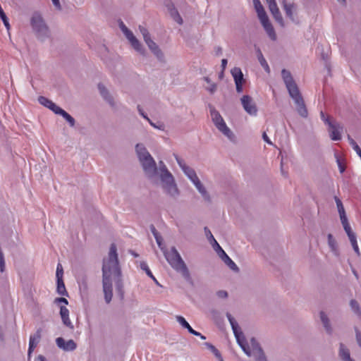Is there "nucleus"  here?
<instances>
[{"label": "nucleus", "mask_w": 361, "mask_h": 361, "mask_svg": "<svg viewBox=\"0 0 361 361\" xmlns=\"http://www.w3.org/2000/svg\"><path fill=\"white\" fill-rule=\"evenodd\" d=\"M139 29H140V32L142 33V35L143 36V38H144L145 41L150 37L149 35V32H148V31H147V30L146 28H145L144 27L140 26Z\"/></svg>", "instance_id": "nucleus-38"}, {"label": "nucleus", "mask_w": 361, "mask_h": 361, "mask_svg": "<svg viewBox=\"0 0 361 361\" xmlns=\"http://www.w3.org/2000/svg\"><path fill=\"white\" fill-rule=\"evenodd\" d=\"M221 252V258L225 262L226 264H227L229 268L235 271H238V267L235 264V263L226 255V253L221 248L219 249Z\"/></svg>", "instance_id": "nucleus-23"}, {"label": "nucleus", "mask_w": 361, "mask_h": 361, "mask_svg": "<svg viewBox=\"0 0 361 361\" xmlns=\"http://www.w3.org/2000/svg\"><path fill=\"white\" fill-rule=\"evenodd\" d=\"M217 295L219 298H226L228 296V293L225 290H219V291L217 292Z\"/></svg>", "instance_id": "nucleus-45"}, {"label": "nucleus", "mask_w": 361, "mask_h": 361, "mask_svg": "<svg viewBox=\"0 0 361 361\" xmlns=\"http://www.w3.org/2000/svg\"><path fill=\"white\" fill-rule=\"evenodd\" d=\"M31 25L32 28L37 32H46L47 31V27L45 25L42 16L35 13L32 16L31 18Z\"/></svg>", "instance_id": "nucleus-12"}, {"label": "nucleus", "mask_w": 361, "mask_h": 361, "mask_svg": "<svg viewBox=\"0 0 361 361\" xmlns=\"http://www.w3.org/2000/svg\"><path fill=\"white\" fill-rule=\"evenodd\" d=\"M241 103L247 114L254 116L257 114V109L251 97L249 95L243 96Z\"/></svg>", "instance_id": "nucleus-11"}, {"label": "nucleus", "mask_w": 361, "mask_h": 361, "mask_svg": "<svg viewBox=\"0 0 361 361\" xmlns=\"http://www.w3.org/2000/svg\"><path fill=\"white\" fill-rule=\"evenodd\" d=\"M281 170L283 171V162L282 161L281 162Z\"/></svg>", "instance_id": "nucleus-60"}, {"label": "nucleus", "mask_w": 361, "mask_h": 361, "mask_svg": "<svg viewBox=\"0 0 361 361\" xmlns=\"http://www.w3.org/2000/svg\"><path fill=\"white\" fill-rule=\"evenodd\" d=\"M57 292L62 295H68L63 279H57Z\"/></svg>", "instance_id": "nucleus-30"}, {"label": "nucleus", "mask_w": 361, "mask_h": 361, "mask_svg": "<svg viewBox=\"0 0 361 361\" xmlns=\"http://www.w3.org/2000/svg\"><path fill=\"white\" fill-rule=\"evenodd\" d=\"M231 74L234 78L235 86H236V91L238 92H243V84L244 82L243 79V74L240 70V68H234L231 71Z\"/></svg>", "instance_id": "nucleus-16"}, {"label": "nucleus", "mask_w": 361, "mask_h": 361, "mask_svg": "<svg viewBox=\"0 0 361 361\" xmlns=\"http://www.w3.org/2000/svg\"><path fill=\"white\" fill-rule=\"evenodd\" d=\"M37 360L38 361H47L45 357L44 356H42V355H39L37 357Z\"/></svg>", "instance_id": "nucleus-54"}, {"label": "nucleus", "mask_w": 361, "mask_h": 361, "mask_svg": "<svg viewBox=\"0 0 361 361\" xmlns=\"http://www.w3.org/2000/svg\"><path fill=\"white\" fill-rule=\"evenodd\" d=\"M326 121L328 122V125L329 126V131L331 140H340L341 139V132L342 130V127H341L339 125L332 123L330 121Z\"/></svg>", "instance_id": "nucleus-18"}, {"label": "nucleus", "mask_w": 361, "mask_h": 361, "mask_svg": "<svg viewBox=\"0 0 361 361\" xmlns=\"http://www.w3.org/2000/svg\"><path fill=\"white\" fill-rule=\"evenodd\" d=\"M216 84H214V83L211 84V85H210L209 87H207V90H208L211 93L214 92H215V90H216Z\"/></svg>", "instance_id": "nucleus-47"}, {"label": "nucleus", "mask_w": 361, "mask_h": 361, "mask_svg": "<svg viewBox=\"0 0 361 361\" xmlns=\"http://www.w3.org/2000/svg\"><path fill=\"white\" fill-rule=\"evenodd\" d=\"M176 320L183 327L187 329L189 332L192 329L188 322L182 316H177Z\"/></svg>", "instance_id": "nucleus-32"}, {"label": "nucleus", "mask_w": 361, "mask_h": 361, "mask_svg": "<svg viewBox=\"0 0 361 361\" xmlns=\"http://www.w3.org/2000/svg\"><path fill=\"white\" fill-rule=\"evenodd\" d=\"M51 1L53 2V4L55 6V7L57 9L61 10V7L59 0H51Z\"/></svg>", "instance_id": "nucleus-48"}, {"label": "nucleus", "mask_w": 361, "mask_h": 361, "mask_svg": "<svg viewBox=\"0 0 361 361\" xmlns=\"http://www.w3.org/2000/svg\"><path fill=\"white\" fill-rule=\"evenodd\" d=\"M61 116L70 123L71 126H73L75 125L74 118L66 111H64Z\"/></svg>", "instance_id": "nucleus-35"}, {"label": "nucleus", "mask_w": 361, "mask_h": 361, "mask_svg": "<svg viewBox=\"0 0 361 361\" xmlns=\"http://www.w3.org/2000/svg\"><path fill=\"white\" fill-rule=\"evenodd\" d=\"M38 101H39V102L42 105H43V106H46V107H47V108H49H49H50V106H52V104H54V102H52L51 100H49V99H47V97H43V96H40V97H39V98H38Z\"/></svg>", "instance_id": "nucleus-33"}, {"label": "nucleus", "mask_w": 361, "mask_h": 361, "mask_svg": "<svg viewBox=\"0 0 361 361\" xmlns=\"http://www.w3.org/2000/svg\"><path fill=\"white\" fill-rule=\"evenodd\" d=\"M63 269L60 264H58L57 269H56V278L57 279H63Z\"/></svg>", "instance_id": "nucleus-39"}, {"label": "nucleus", "mask_w": 361, "mask_h": 361, "mask_svg": "<svg viewBox=\"0 0 361 361\" xmlns=\"http://www.w3.org/2000/svg\"><path fill=\"white\" fill-rule=\"evenodd\" d=\"M350 307L355 313L358 314L360 312L359 305L356 300H352L350 301Z\"/></svg>", "instance_id": "nucleus-37"}, {"label": "nucleus", "mask_w": 361, "mask_h": 361, "mask_svg": "<svg viewBox=\"0 0 361 361\" xmlns=\"http://www.w3.org/2000/svg\"><path fill=\"white\" fill-rule=\"evenodd\" d=\"M60 314L64 325L73 329V326L69 318V310L66 307L61 306L60 308Z\"/></svg>", "instance_id": "nucleus-22"}, {"label": "nucleus", "mask_w": 361, "mask_h": 361, "mask_svg": "<svg viewBox=\"0 0 361 361\" xmlns=\"http://www.w3.org/2000/svg\"><path fill=\"white\" fill-rule=\"evenodd\" d=\"M190 334L195 335V336H201V334L200 332H197L195 330H194L193 329H192L190 331Z\"/></svg>", "instance_id": "nucleus-53"}, {"label": "nucleus", "mask_w": 361, "mask_h": 361, "mask_svg": "<svg viewBox=\"0 0 361 361\" xmlns=\"http://www.w3.org/2000/svg\"><path fill=\"white\" fill-rule=\"evenodd\" d=\"M103 291L106 303H109L113 297L112 281H116L118 290L122 291L121 272L118 264L116 246L112 243L106 259H104L102 267Z\"/></svg>", "instance_id": "nucleus-1"}, {"label": "nucleus", "mask_w": 361, "mask_h": 361, "mask_svg": "<svg viewBox=\"0 0 361 361\" xmlns=\"http://www.w3.org/2000/svg\"><path fill=\"white\" fill-rule=\"evenodd\" d=\"M226 65H227V59H222L221 67H222L223 70H224L226 68Z\"/></svg>", "instance_id": "nucleus-52"}, {"label": "nucleus", "mask_w": 361, "mask_h": 361, "mask_svg": "<svg viewBox=\"0 0 361 361\" xmlns=\"http://www.w3.org/2000/svg\"><path fill=\"white\" fill-rule=\"evenodd\" d=\"M320 317H321V320H322L326 331L330 334L331 332V328L329 321L327 316L325 314V313L324 312H321Z\"/></svg>", "instance_id": "nucleus-29"}, {"label": "nucleus", "mask_w": 361, "mask_h": 361, "mask_svg": "<svg viewBox=\"0 0 361 361\" xmlns=\"http://www.w3.org/2000/svg\"><path fill=\"white\" fill-rule=\"evenodd\" d=\"M120 27L124 35H126V38L129 40L130 42L132 47L138 52L143 54L144 50L142 48L141 44H140L139 41L137 39V38L134 36L133 32L128 29V27L124 25V23L121 21L120 23Z\"/></svg>", "instance_id": "nucleus-10"}, {"label": "nucleus", "mask_w": 361, "mask_h": 361, "mask_svg": "<svg viewBox=\"0 0 361 361\" xmlns=\"http://www.w3.org/2000/svg\"><path fill=\"white\" fill-rule=\"evenodd\" d=\"M343 228L350 240V242L355 252L357 254V256H360V251L358 247L355 233L352 231L350 225H346L345 226L343 227Z\"/></svg>", "instance_id": "nucleus-14"}, {"label": "nucleus", "mask_w": 361, "mask_h": 361, "mask_svg": "<svg viewBox=\"0 0 361 361\" xmlns=\"http://www.w3.org/2000/svg\"><path fill=\"white\" fill-rule=\"evenodd\" d=\"M205 230V233H206V235L208 236L209 238H211L213 240V241L214 242V243L216 245V246L218 247L219 249H221V247L219 246V245L218 244V243L216 241V240L214 239V236L212 235L211 231L207 229V228H204Z\"/></svg>", "instance_id": "nucleus-40"}, {"label": "nucleus", "mask_w": 361, "mask_h": 361, "mask_svg": "<svg viewBox=\"0 0 361 361\" xmlns=\"http://www.w3.org/2000/svg\"><path fill=\"white\" fill-rule=\"evenodd\" d=\"M210 114L212 119L218 130L228 138H231L233 133L226 126L220 114L214 109H212L210 110Z\"/></svg>", "instance_id": "nucleus-8"}, {"label": "nucleus", "mask_w": 361, "mask_h": 361, "mask_svg": "<svg viewBox=\"0 0 361 361\" xmlns=\"http://www.w3.org/2000/svg\"><path fill=\"white\" fill-rule=\"evenodd\" d=\"M145 42L147 44L149 49L156 55L158 59H161L163 58V53L159 49L157 44L153 40H152L150 37L146 39Z\"/></svg>", "instance_id": "nucleus-21"}, {"label": "nucleus", "mask_w": 361, "mask_h": 361, "mask_svg": "<svg viewBox=\"0 0 361 361\" xmlns=\"http://www.w3.org/2000/svg\"><path fill=\"white\" fill-rule=\"evenodd\" d=\"M98 88L100 92V94L104 97V99H106L111 106H114L113 99L111 97L109 94L106 87L103 85L99 84Z\"/></svg>", "instance_id": "nucleus-25"}, {"label": "nucleus", "mask_w": 361, "mask_h": 361, "mask_svg": "<svg viewBox=\"0 0 361 361\" xmlns=\"http://www.w3.org/2000/svg\"><path fill=\"white\" fill-rule=\"evenodd\" d=\"M339 354L343 361H353L350 358L349 350L343 344L340 345Z\"/></svg>", "instance_id": "nucleus-26"}, {"label": "nucleus", "mask_w": 361, "mask_h": 361, "mask_svg": "<svg viewBox=\"0 0 361 361\" xmlns=\"http://www.w3.org/2000/svg\"><path fill=\"white\" fill-rule=\"evenodd\" d=\"M137 109H138V111L140 112L141 116H142L145 119H147L152 126H154V128H157V126L145 114V113L143 112L142 109L140 108V106L139 105L137 106Z\"/></svg>", "instance_id": "nucleus-41"}, {"label": "nucleus", "mask_w": 361, "mask_h": 361, "mask_svg": "<svg viewBox=\"0 0 361 361\" xmlns=\"http://www.w3.org/2000/svg\"><path fill=\"white\" fill-rule=\"evenodd\" d=\"M152 232H153V233H154V237H155V238H156V240H157V244H158L159 247L161 250H163V247H161V238L158 236V235H157V232H156V230H155L154 227H153V228H152Z\"/></svg>", "instance_id": "nucleus-42"}, {"label": "nucleus", "mask_w": 361, "mask_h": 361, "mask_svg": "<svg viewBox=\"0 0 361 361\" xmlns=\"http://www.w3.org/2000/svg\"><path fill=\"white\" fill-rule=\"evenodd\" d=\"M262 137L265 142H267L269 144H271V142L270 141L269 137L267 136L266 132L263 133Z\"/></svg>", "instance_id": "nucleus-50"}, {"label": "nucleus", "mask_w": 361, "mask_h": 361, "mask_svg": "<svg viewBox=\"0 0 361 361\" xmlns=\"http://www.w3.org/2000/svg\"><path fill=\"white\" fill-rule=\"evenodd\" d=\"M1 19L2 20L5 27L9 30L10 28V25H9V23H8V18L6 17V16L5 15L4 17H1Z\"/></svg>", "instance_id": "nucleus-44"}, {"label": "nucleus", "mask_w": 361, "mask_h": 361, "mask_svg": "<svg viewBox=\"0 0 361 361\" xmlns=\"http://www.w3.org/2000/svg\"><path fill=\"white\" fill-rule=\"evenodd\" d=\"M169 11L170 12L171 16L174 19V20H176L179 24L183 23V20H182L180 16L179 15L178 12L173 7V5H171V6H169Z\"/></svg>", "instance_id": "nucleus-27"}, {"label": "nucleus", "mask_w": 361, "mask_h": 361, "mask_svg": "<svg viewBox=\"0 0 361 361\" xmlns=\"http://www.w3.org/2000/svg\"><path fill=\"white\" fill-rule=\"evenodd\" d=\"M348 140H349V142L350 144V145L353 147V148L354 149V150L357 152V154L359 155V157L361 158V149L360 148V147L358 146V145L356 143V142L353 139L351 138L349 135H348Z\"/></svg>", "instance_id": "nucleus-34"}, {"label": "nucleus", "mask_w": 361, "mask_h": 361, "mask_svg": "<svg viewBox=\"0 0 361 361\" xmlns=\"http://www.w3.org/2000/svg\"><path fill=\"white\" fill-rule=\"evenodd\" d=\"M356 338L358 345L361 347V333L359 331L356 332Z\"/></svg>", "instance_id": "nucleus-49"}, {"label": "nucleus", "mask_w": 361, "mask_h": 361, "mask_svg": "<svg viewBox=\"0 0 361 361\" xmlns=\"http://www.w3.org/2000/svg\"><path fill=\"white\" fill-rule=\"evenodd\" d=\"M343 228L350 240V242L355 252L357 254V256H360V251L358 247L355 233L352 231L350 225H346L345 226L343 227Z\"/></svg>", "instance_id": "nucleus-15"}, {"label": "nucleus", "mask_w": 361, "mask_h": 361, "mask_svg": "<svg viewBox=\"0 0 361 361\" xmlns=\"http://www.w3.org/2000/svg\"><path fill=\"white\" fill-rule=\"evenodd\" d=\"M41 338V329H38L34 335L30 336L28 348V355L32 353L37 347Z\"/></svg>", "instance_id": "nucleus-19"}, {"label": "nucleus", "mask_w": 361, "mask_h": 361, "mask_svg": "<svg viewBox=\"0 0 361 361\" xmlns=\"http://www.w3.org/2000/svg\"><path fill=\"white\" fill-rule=\"evenodd\" d=\"M255 8L257 13L258 18L266 30L267 35L272 40L276 39L275 30L269 22V18L259 0H253Z\"/></svg>", "instance_id": "nucleus-5"}, {"label": "nucleus", "mask_w": 361, "mask_h": 361, "mask_svg": "<svg viewBox=\"0 0 361 361\" xmlns=\"http://www.w3.org/2000/svg\"><path fill=\"white\" fill-rule=\"evenodd\" d=\"M49 109L53 111L56 114H60V115H62L63 113L65 111L63 109H62L59 106H56L54 103L52 104L51 106H50Z\"/></svg>", "instance_id": "nucleus-36"}, {"label": "nucleus", "mask_w": 361, "mask_h": 361, "mask_svg": "<svg viewBox=\"0 0 361 361\" xmlns=\"http://www.w3.org/2000/svg\"><path fill=\"white\" fill-rule=\"evenodd\" d=\"M281 75L290 97L294 100L295 104L297 106V111L298 114L302 117H307V110L303 98L297 84L291 75L290 72L286 69H283L281 71Z\"/></svg>", "instance_id": "nucleus-3"}, {"label": "nucleus", "mask_w": 361, "mask_h": 361, "mask_svg": "<svg viewBox=\"0 0 361 361\" xmlns=\"http://www.w3.org/2000/svg\"><path fill=\"white\" fill-rule=\"evenodd\" d=\"M56 345L59 348L63 349L65 351H72L74 350L77 345L73 340H68L66 341L63 338L59 337L56 339Z\"/></svg>", "instance_id": "nucleus-17"}, {"label": "nucleus", "mask_w": 361, "mask_h": 361, "mask_svg": "<svg viewBox=\"0 0 361 361\" xmlns=\"http://www.w3.org/2000/svg\"><path fill=\"white\" fill-rule=\"evenodd\" d=\"M335 199H336V202L337 204L338 210V212L340 214L341 221L343 226L344 227L346 225H350L348 223L347 216L345 215V210H344V208H343L341 201L336 197H335Z\"/></svg>", "instance_id": "nucleus-20"}, {"label": "nucleus", "mask_w": 361, "mask_h": 361, "mask_svg": "<svg viewBox=\"0 0 361 361\" xmlns=\"http://www.w3.org/2000/svg\"><path fill=\"white\" fill-rule=\"evenodd\" d=\"M332 238H333V236H332L331 234H329L328 235V238H329V241L330 243H331V241L332 240Z\"/></svg>", "instance_id": "nucleus-55"}, {"label": "nucleus", "mask_w": 361, "mask_h": 361, "mask_svg": "<svg viewBox=\"0 0 361 361\" xmlns=\"http://www.w3.org/2000/svg\"><path fill=\"white\" fill-rule=\"evenodd\" d=\"M176 161L180 168L183 169V171L185 172V173L188 176V178L191 180V181L194 183V185L196 186L198 191L202 194V195L205 199H209L208 195L207 193L206 190L202 185L200 180H199L198 177L196 175V173L195 171L190 167L187 166L184 162V161L177 156H176Z\"/></svg>", "instance_id": "nucleus-7"}, {"label": "nucleus", "mask_w": 361, "mask_h": 361, "mask_svg": "<svg viewBox=\"0 0 361 361\" xmlns=\"http://www.w3.org/2000/svg\"><path fill=\"white\" fill-rule=\"evenodd\" d=\"M55 302H63L65 305H68V300L66 298H56Z\"/></svg>", "instance_id": "nucleus-46"}, {"label": "nucleus", "mask_w": 361, "mask_h": 361, "mask_svg": "<svg viewBox=\"0 0 361 361\" xmlns=\"http://www.w3.org/2000/svg\"><path fill=\"white\" fill-rule=\"evenodd\" d=\"M227 317L232 326L237 342L243 350L248 356H255L257 361H266L263 350L255 338H252L250 345L247 344L243 333L238 331V325L234 318L230 314H227Z\"/></svg>", "instance_id": "nucleus-2"}, {"label": "nucleus", "mask_w": 361, "mask_h": 361, "mask_svg": "<svg viewBox=\"0 0 361 361\" xmlns=\"http://www.w3.org/2000/svg\"><path fill=\"white\" fill-rule=\"evenodd\" d=\"M210 346H211V348H212L213 353H214L215 356L217 358H219L220 361H224L219 351L213 345H210Z\"/></svg>", "instance_id": "nucleus-43"}, {"label": "nucleus", "mask_w": 361, "mask_h": 361, "mask_svg": "<svg viewBox=\"0 0 361 361\" xmlns=\"http://www.w3.org/2000/svg\"><path fill=\"white\" fill-rule=\"evenodd\" d=\"M266 1L269 5V11L271 13V14H272L273 17L274 18V19L276 20V21L278 22L281 26L283 27L284 26L283 20V18L281 15V13L279 11V9L277 6V4H276L275 0H266Z\"/></svg>", "instance_id": "nucleus-13"}, {"label": "nucleus", "mask_w": 361, "mask_h": 361, "mask_svg": "<svg viewBox=\"0 0 361 361\" xmlns=\"http://www.w3.org/2000/svg\"><path fill=\"white\" fill-rule=\"evenodd\" d=\"M140 267L142 270H144L146 272V274L148 276H149L151 279H153V281H154L157 283H158L156 278L152 274L151 270L149 269V268L146 262H141Z\"/></svg>", "instance_id": "nucleus-31"}, {"label": "nucleus", "mask_w": 361, "mask_h": 361, "mask_svg": "<svg viewBox=\"0 0 361 361\" xmlns=\"http://www.w3.org/2000/svg\"><path fill=\"white\" fill-rule=\"evenodd\" d=\"M161 178L164 183V188L169 194L173 195L178 192L176 185L174 183L173 178L171 173L166 170L165 166L164 169H162Z\"/></svg>", "instance_id": "nucleus-9"}, {"label": "nucleus", "mask_w": 361, "mask_h": 361, "mask_svg": "<svg viewBox=\"0 0 361 361\" xmlns=\"http://www.w3.org/2000/svg\"><path fill=\"white\" fill-rule=\"evenodd\" d=\"M204 79H205V80H206L207 82H210V80H209V79L208 78H205Z\"/></svg>", "instance_id": "nucleus-58"}, {"label": "nucleus", "mask_w": 361, "mask_h": 361, "mask_svg": "<svg viewBox=\"0 0 361 361\" xmlns=\"http://www.w3.org/2000/svg\"><path fill=\"white\" fill-rule=\"evenodd\" d=\"M200 338L202 340H205L206 339V337L202 335V334H201V336H200Z\"/></svg>", "instance_id": "nucleus-57"}, {"label": "nucleus", "mask_w": 361, "mask_h": 361, "mask_svg": "<svg viewBox=\"0 0 361 361\" xmlns=\"http://www.w3.org/2000/svg\"><path fill=\"white\" fill-rule=\"evenodd\" d=\"M164 255L169 264L185 279L190 278L189 271L177 250L173 247L169 250H164Z\"/></svg>", "instance_id": "nucleus-4"}, {"label": "nucleus", "mask_w": 361, "mask_h": 361, "mask_svg": "<svg viewBox=\"0 0 361 361\" xmlns=\"http://www.w3.org/2000/svg\"><path fill=\"white\" fill-rule=\"evenodd\" d=\"M353 272H354L355 276L356 277H357L356 272H355V271H353Z\"/></svg>", "instance_id": "nucleus-61"}, {"label": "nucleus", "mask_w": 361, "mask_h": 361, "mask_svg": "<svg viewBox=\"0 0 361 361\" xmlns=\"http://www.w3.org/2000/svg\"><path fill=\"white\" fill-rule=\"evenodd\" d=\"M283 9L286 12V15L293 21H294L293 11H295V6L293 4H288L286 1H283Z\"/></svg>", "instance_id": "nucleus-24"}, {"label": "nucleus", "mask_w": 361, "mask_h": 361, "mask_svg": "<svg viewBox=\"0 0 361 361\" xmlns=\"http://www.w3.org/2000/svg\"><path fill=\"white\" fill-rule=\"evenodd\" d=\"M135 148L144 171L147 173L154 172L156 163L146 148L141 144H137Z\"/></svg>", "instance_id": "nucleus-6"}, {"label": "nucleus", "mask_w": 361, "mask_h": 361, "mask_svg": "<svg viewBox=\"0 0 361 361\" xmlns=\"http://www.w3.org/2000/svg\"><path fill=\"white\" fill-rule=\"evenodd\" d=\"M257 56H258V60H259L261 66L264 68V69L265 70L266 72L269 73L270 72L269 66L266 59L263 56L260 50H258Z\"/></svg>", "instance_id": "nucleus-28"}, {"label": "nucleus", "mask_w": 361, "mask_h": 361, "mask_svg": "<svg viewBox=\"0 0 361 361\" xmlns=\"http://www.w3.org/2000/svg\"><path fill=\"white\" fill-rule=\"evenodd\" d=\"M340 169H341V173L344 171V169H343V168L340 167Z\"/></svg>", "instance_id": "nucleus-59"}, {"label": "nucleus", "mask_w": 361, "mask_h": 361, "mask_svg": "<svg viewBox=\"0 0 361 361\" xmlns=\"http://www.w3.org/2000/svg\"><path fill=\"white\" fill-rule=\"evenodd\" d=\"M131 253H132V255H133L134 257H138V255H137V253H135V252H131Z\"/></svg>", "instance_id": "nucleus-56"}, {"label": "nucleus", "mask_w": 361, "mask_h": 361, "mask_svg": "<svg viewBox=\"0 0 361 361\" xmlns=\"http://www.w3.org/2000/svg\"><path fill=\"white\" fill-rule=\"evenodd\" d=\"M320 114L322 119L325 122V123L328 124V122L326 121H329V119L326 117L323 111H321Z\"/></svg>", "instance_id": "nucleus-51"}]
</instances>
